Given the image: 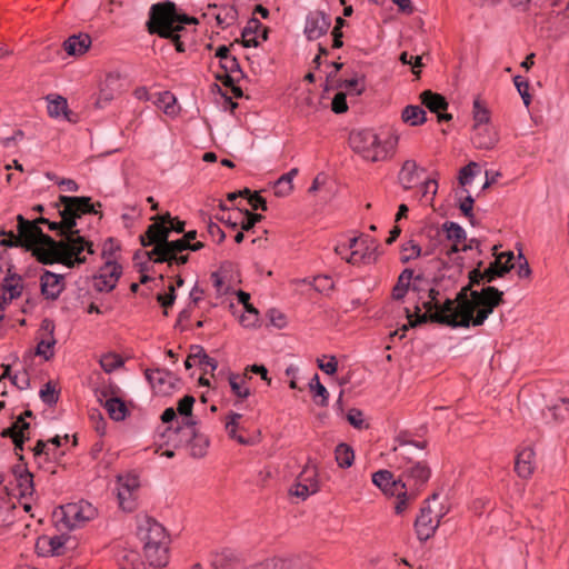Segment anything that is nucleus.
I'll return each mask as SVG.
<instances>
[{
  "label": "nucleus",
  "mask_w": 569,
  "mask_h": 569,
  "mask_svg": "<svg viewBox=\"0 0 569 569\" xmlns=\"http://www.w3.org/2000/svg\"><path fill=\"white\" fill-rule=\"evenodd\" d=\"M58 210L61 221H51L47 223L51 231H56L58 236L66 239L67 234L77 227V220L83 214H98L96 207H101L100 202L92 203L90 197L84 196H59L58 201L52 203Z\"/></svg>",
  "instance_id": "f257e3e1"
},
{
  "label": "nucleus",
  "mask_w": 569,
  "mask_h": 569,
  "mask_svg": "<svg viewBox=\"0 0 569 569\" xmlns=\"http://www.w3.org/2000/svg\"><path fill=\"white\" fill-rule=\"evenodd\" d=\"M196 23L198 20L194 17L178 12L176 3L166 0L151 6L146 27L150 34L168 38L184 30L186 24Z\"/></svg>",
  "instance_id": "f03ea898"
},
{
  "label": "nucleus",
  "mask_w": 569,
  "mask_h": 569,
  "mask_svg": "<svg viewBox=\"0 0 569 569\" xmlns=\"http://www.w3.org/2000/svg\"><path fill=\"white\" fill-rule=\"evenodd\" d=\"M469 282L458 292V301L461 307H475L478 311L490 306V315L493 310L505 302L503 292L498 288L488 286L481 290H473L475 286L486 282L485 270L473 268L468 273Z\"/></svg>",
  "instance_id": "7ed1b4c3"
},
{
  "label": "nucleus",
  "mask_w": 569,
  "mask_h": 569,
  "mask_svg": "<svg viewBox=\"0 0 569 569\" xmlns=\"http://www.w3.org/2000/svg\"><path fill=\"white\" fill-rule=\"evenodd\" d=\"M348 142L352 151L361 156L362 159L378 162L389 157L390 151L397 143V138L395 141H381L373 129L362 128L353 129L349 133Z\"/></svg>",
  "instance_id": "20e7f679"
},
{
  "label": "nucleus",
  "mask_w": 569,
  "mask_h": 569,
  "mask_svg": "<svg viewBox=\"0 0 569 569\" xmlns=\"http://www.w3.org/2000/svg\"><path fill=\"white\" fill-rule=\"evenodd\" d=\"M432 311L452 319L449 322L453 325H447L448 327L469 328L485 323L490 316V306L479 311L475 307H461L457 295L455 299L446 298L442 303L439 302Z\"/></svg>",
  "instance_id": "39448f33"
},
{
  "label": "nucleus",
  "mask_w": 569,
  "mask_h": 569,
  "mask_svg": "<svg viewBox=\"0 0 569 569\" xmlns=\"http://www.w3.org/2000/svg\"><path fill=\"white\" fill-rule=\"evenodd\" d=\"M63 242L66 247L61 249L62 264L68 268H74L87 261V258L81 256L83 251H87L89 254L94 253L93 243L84 236H81L77 227L67 234Z\"/></svg>",
  "instance_id": "423d86ee"
},
{
  "label": "nucleus",
  "mask_w": 569,
  "mask_h": 569,
  "mask_svg": "<svg viewBox=\"0 0 569 569\" xmlns=\"http://www.w3.org/2000/svg\"><path fill=\"white\" fill-rule=\"evenodd\" d=\"M170 233L171 229L168 226L158 222L148 226L146 232L139 237V240L142 247L153 246V248L149 251H136L133 260L137 261L141 256H144L154 262V258H158L166 242L169 241Z\"/></svg>",
  "instance_id": "0eeeda50"
},
{
  "label": "nucleus",
  "mask_w": 569,
  "mask_h": 569,
  "mask_svg": "<svg viewBox=\"0 0 569 569\" xmlns=\"http://www.w3.org/2000/svg\"><path fill=\"white\" fill-rule=\"evenodd\" d=\"M17 221L18 236H12L11 239H1L0 244L4 248H24L29 251L37 243L39 236L42 234V229L22 214L17 216Z\"/></svg>",
  "instance_id": "6e6552de"
},
{
  "label": "nucleus",
  "mask_w": 569,
  "mask_h": 569,
  "mask_svg": "<svg viewBox=\"0 0 569 569\" xmlns=\"http://www.w3.org/2000/svg\"><path fill=\"white\" fill-rule=\"evenodd\" d=\"M455 261V266L443 262L442 268L431 279V284L439 287L443 293L455 289L463 276V258L458 257Z\"/></svg>",
  "instance_id": "1a4fd4ad"
},
{
  "label": "nucleus",
  "mask_w": 569,
  "mask_h": 569,
  "mask_svg": "<svg viewBox=\"0 0 569 569\" xmlns=\"http://www.w3.org/2000/svg\"><path fill=\"white\" fill-rule=\"evenodd\" d=\"M62 518L61 521L63 525L73 529L86 521H89L94 517L96 509L89 502L69 503L66 507H61Z\"/></svg>",
  "instance_id": "9d476101"
},
{
  "label": "nucleus",
  "mask_w": 569,
  "mask_h": 569,
  "mask_svg": "<svg viewBox=\"0 0 569 569\" xmlns=\"http://www.w3.org/2000/svg\"><path fill=\"white\" fill-rule=\"evenodd\" d=\"M137 535L143 541V546L168 543L164 527L150 517H144L140 521Z\"/></svg>",
  "instance_id": "9b49d317"
},
{
  "label": "nucleus",
  "mask_w": 569,
  "mask_h": 569,
  "mask_svg": "<svg viewBox=\"0 0 569 569\" xmlns=\"http://www.w3.org/2000/svg\"><path fill=\"white\" fill-rule=\"evenodd\" d=\"M438 498V493H433L431 496L432 500H436ZM430 498L425 501V506L421 507L420 513L416 518L415 521V530L417 533V537L420 541H427L429 538H431L439 523H440V517L438 516L437 521L433 523L432 517H431V508L429 506Z\"/></svg>",
  "instance_id": "f8f14e48"
},
{
  "label": "nucleus",
  "mask_w": 569,
  "mask_h": 569,
  "mask_svg": "<svg viewBox=\"0 0 569 569\" xmlns=\"http://www.w3.org/2000/svg\"><path fill=\"white\" fill-rule=\"evenodd\" d=\"M431 476V469L426 461H418L408 466L401 473L402 482L407 483L409 490H417L423 487Z\"/></svg>",
  "instance_id": "ddd939ff"
},
{
  "label": "nucleus",
  "mask_w": 569,
  "mask_h": 569,
  "mask_svg": "<svg viewBox=\"0 0 569 569\" xmlns=\"http://www.w3.org/2000/svg\"><path fill=\"white\" fill-rule=\"evenodd\" d=\"M40 292L46 300L56 301L66 288L63 274L43 270L39 278Z\"/></svg>",
  "instance_id": "4468645a"
},
{
  "label": "nucleus",
  "mask_w": 569,
  "mask_h": 569,
  "mask_svg": "<svg viewBox=\"0 0 569 569\" xmlns=\"http://www.w3.org/2000/svg\"><path fill=\"white\" fill-rule=\"evenodd\" d=\"M331 26V19L322 11H311L306 18L305 34L313 41L325 36Z\"/></svg>",
  "instance_id": "2eb2a0df"
},
{
  "label": "nucleus",
  "mask_w": 569,
  "mask_h": 569,
  "mask_svg": "<svg viewBox=\"0 0 569 569\" xmlns=\"http://www.w3.org/2000/svg\"><path fill=\"white\" fill-rule=\"evenodd\" d=\"M420 100L430 112L437 113L438 122H447L452 119L451 113L442 112L449 107L448 101L442 94L432 92L431 90H425L420 93Z\"/></svg>",
  "instance_id": "dca6fc26"
},
{
  "label": "nucleus",
  "mask_w": 569,
  "mask_h": 569,
  "mask_svg": "<svg viewBox=\"0 0 569 569\" xmlns=\"http://www.w3.org/2000/svg\"><path fill=\"white\" fill-rule=\"evenodd\" d=\"M122 274V267L112 260H107L101 272L96 277L94 287L98 291H111L116 288L117 281Z\"/></svg>",
  "instance_id": "f3484780"
},
{
  "label": "nucleus",
  "mask_w": 569,
  "mask_h": 569,
  "mask_svg": "<svg viewBox=\"0 0 569 569\" xmlns=\"http://www.w3.org/2000/svg\"><path fill=\"white\" fill-rule=\"evenodd\" d=\"M144 375L152 388L157 390V392L163 395L169 393L176 387V382L178 381V378L166 369H147Z\"/></svg>",
  "instance_id": "a211bd4d"
},
{
  "label": "nucleus",
  "mask_w": 569,
  "mask_h": 569,
  "mask_svg": "<svg viewBox=\"0 0 569 569\" xmlns=\"http://www.w3.org/2000/svg\"><path fill=\"white\" fill-rule=\"evenodd\" d=\"M186 431L182 430L179 426L176 428L167 427L163 432L159 436V446L158 448H162L163 446L171 447L173 449H179L181 447H187L188 441L192 440L190 437V432L184 428ZM159 449L156 450L158 452Z\"/></svg>",
  "instance_id": "6ab92c4d"
},
{
  "label": "nucleus",
  "mask_w": 569,
  "mask_h": 569,
  "mask_svg": "<svg viewBox=\"0 0 569 569\" xmlns=\"http://www.w3.org/2000/svg\"><path fill=\"white\" fill-rule=\"evenodd\" d=\"M211 566L213 569H262V563L247 567L242 559L230 550L217 555Z\"/></svg>",
  "instance_id": "aec40b11"
},
{
  "label": "nucleus",
  "mask_w": 569,
  "mask_h": 569,
  "mask_svg": "<svg viewBox=\"0 0 569 569\" xmlns=\"http://www.w3.org/2000/svg\"><path fill=\"white\" fill-rule=\"evenodd\" d=\"M499 138L497 131L488 126H473L471 141L477 149L491 150Z\"/></svg>",
  "instance_id": "412c9836"
},
{
  "label": "nucleus",
  "mask_w": 569,
  "mask_h": 569,
  "mask_svg": "<svg viewBox=\"0 0 569 569\" xmlns=\"http://www.w3.org/2000/svg\"><path fill=\"white\" fill-rule=\"evenodd\" d=\"M12 473L17 481L20 497H30L34 492L33 475L29 471L27 463H17L12 467Z\"/></svg>",
  "instance_id": "4be33fe9"
},
{
  "label": "nucleus",
  "mask_w": 569,
  "mask_h": 569,
  "mask_svg": "<svg viewBox=\"0 0 569 569\" xmlns=\"http://www.w3.org/2000/svg\"><path fill=\"white\" fill-rule=\"evenodd\" d=\"M372 482L387 496H391L392 491H401V488H405V482L400 477L396 480L392 472L385 469L372 475Z\"/></svg>",
  "instance_id": "5701e85b"
},
{
  "label": "nucleus",
  "mask_w": 569,
  "mask_h": 569,
  "mask_svg": "<svg viewBox=\"0 0 569 569\" xmlns=\"http://www.w3.org/2000/svg\"><path fill=\"white\" fill-rule=\"evenodd\" d=\"M421 308H422V306L420 307L419 305H416V307H415L416 319H413V320L411 319L410 310L408 308L405 309L407 317L409 319V326L416 328V327L427 323V322H433V323H439V325H451L449 321H453L452 319H450L446 316L439 315V313H435L433 311L426 310V312L421 313Z\"/></svg>",
  "instance_id": "b1692460"
},
{
  "label": "nucleus",
  "mask_w": 569,
  "mask_h": 569,
  "mask_svg": "<svg viewBox=\"0 0 569 569\" xmlns=\"http://www.w3.org/2000/svg\"><path fill=\"white\" fill-rule=\"evenodd\" d=\"M419 170L425 171L419 169L415 160L408 159L403 162L398 174V180L403 189L409 190L417 186L420 180Z\"/></svg>",
  "instance_id": "393cba45"
},
{
  "label": "nucleus",
  "mask_w": 569,
  "mask_h": 569,
  "mask_svg": "<svg viewBox=\"0 0 569 569\" xmlns=\"http://www.w3.org/2000/svg\"><path fill=\"white\" fill-rule=\"evenodd\" d=\"M535 451L531 447L520 450L516 457L515 470L521 478H529L535 470Z\"/></svg>",
  "instance_id": "a878e982"
},
{
  "label": "nucleus",
  "mask_w": 569,
  "mask_h": 569,
  "mask_svg": "<svg viewBox=\"0 0 569 569\" xmlns=\"http://www.w3.org/2000/svg\"><path fill=\"white\" fill-rule=\"evenodd\" d=\"M91 46V38L87 33L72 34L63 42V49L69 56L84 54Z\"/></svg>",
  "instance_id": "bb28decb"
},
{
  "label": "nucleus",
  "mask_w": 569,
  "mask_h": 569,
  "mask_svg": "<svg viewBox=\"0 0 569 569\" xmlns=\"http://www.w3.org/2000/svg\"><path fill=\"white\" fill-rule=\"evenodd\" d=\"M146 559L149 565L154 568H161L167 566L169 561L168 557V543L162 545H147L143 546Z\"/></svg>",
  "instance_id": "cd10ccee"
},
{
  "label": "nucleus",
  "mask_w": 569,
  "mask_h": 569,
  "mask_svg": "<svg viewBox=\"0 0 569 569\" xmlns=\"http://www.w3.org/2000/svg\"><path fill=\"white\" fill-rule=\"evenodd\" d=\"M198 361L199 366H208L214 371L218 368V361L209 357L202 346L192 345L190 347V353L184 361L186 369L192 368V361Z\"/></svg>",
  "instance_id": "c85d7f7f"
},
{
  "label": "nucleus",
  "mask_w": 569,
  "mask_h": 569,
  "mask_svg": "<svg viewBox=\"0 0 569 569\" xmlns=\"http://www.w3.org/2000/svg\"><path fill=\"white\" fill-rule=\"evenodd\" d=\"M260 28H262V23L257 18L252 17L248 20L247 26L241 32V44L244 48L259 46L257 33L260 31Z\"/></svg>",
  "instance_id": "c756f323"
},
{
  "label": "nucleus",
  "mask_w": 569,
  "mask_h": 569,
  "mask_svg": "<svg viewBox=\"0 0 569 569\" xmlns=\"http://www.w3.org/2000/svg\"><path fill=\"white\" fill-rule=\"evenodd\" d=\"M186 250H189V243L182 237L177 240H169L166 242L164 248L158 258H154V262L163 263L164 261H169V258L173 257L174 253H179Z\"/></svg>",
  "instance_id": "7c9ffc66"
},
{
  "label": "nucleus",
  "mask_w": 569,
  "mask_h": 569,
  "mask_svg": "<svg viewBox=\"0 0 569 569\" xmlns=\"http://www.w3.org/2000/svg\"><path fill=\"white\" fill-rule=\"evenodd\" d=\"M109 417L114 421H122L128 415V408L119 397H110L103 403Z\"/></svg>",
  "instance_id": "2f4dec72"
},
{
  "label": "nucleus",
  "mask_w": 569,
  "mask_h": 569,
  "mask_svg": "<svg viewBox=\"0 0 569 569\" xmlns=\"http://www.w3.org/2000/svg\"><path fill=\"white\" fill-rule=\"evenodd\" d=\"M48 103V113L52 118H58L63 116L68 121H73L71 118L72 112L68 109L67 99L57 96L54 99H50V96L47 98Z\"/></svg>",
  "instance_id": "473e14b6"
},
{
  "label": "nucleus",
  "mask_w": 569,
  "mask_h": 569,
  "mask_svg": "<svg viewBox=\"0 0 569 569\" xmlns=\"http://www.w3.org/2000/svg\"><path fill=\"white\" fill-rule=\"evenodd\" d=\"M401 119L403 122L416 127L427 121V113L420 106L409 104L402 110Z\"/></svg>",
  "instance_id": "72a5a7b5"
},
{
  "label": "nucleus",
  "mask_w": 569,
  "mask_h": 569,
  "mask_svg": "<svg viewBox=\"0 0 569 569\" xmlns=\"http://www.w3.org/2000/svg\"><path fill=\"white\" fill-rule=\"evenodd\" d=\"M209 445V438L197 431L194 432V436H192V440L188 441L187 447L190 449L191 457L203 458L207 455Z\"/></svg>",
  "instance_id": "f704fd0d"
},
{
  "label": "nucleus",
  "mask_w": 569,
  "mask_h": 569,
  "mask_svg": "<svg viewBox=\"0 0 569 569\" xmlns=\"http://www.w3.org/2000/svg\"><path fill=\"white\" fill-rule=\"evenodd\" d=\"M513 268V263L502 264L501 259L499 257H496V259L492 262H490L489 267L485 269L486 282L490 283L495 281L497 278H502Z\"/></svg>",
  "instance_id": "c9c22d12"
},
{
  "label": "nucleus",
  "mask_w": 569,
  "mask_h": 569,
  "mask_svg": "<svg viewBox=\"0 0 569 569\" xmlns=\"http://www.w3.org/2000/svg\"><path fill=\"white\" fill-rule=\"evenodd\" d=\"M32 256L42 264L62 263V253L60 250L46 249L42 247H33Z\"/></svg>",
  "instance_id": "e433bc0d"
},
{
  "label": "nucleus",
  "mask_w": 569,
  "mask_h": 569,
  "mask_svg": "<svg viewBox=\"0 0 569 569\" xmlns=\"http://www.w3.org/2000/svg\"><path fill=\"white\" fill-rule=\"evenodd\" d=\"M418 495L419 493L417 490H409L407 488V483H405V488H401V491L400 490L392 491L391 497L397 498V502L395 506L396 513L397 515L402 513L407 509L409 502L413 501L418 497Z\"/></svg>",
  "instance_id": "4c0bfd02"
},
{
  "label": "nucleus",
  "mask_w": 569,
  "mask_h": 569,
  "mask_svg": "<svg viewBox=\"0 0 569 569\" xmlns=\"http://www.w3.org/2000/svg\"><path fill=\"white\" fill-rule=\"evenodd\" d=\"M413 278L412 269H405L392 289V298L395 300H401L405 298L406 293L410 289V281Z\"/></svg>",
  "instance_id": "58836bf2"
},
{
  "label": "nucleus",
  "mask_w": 569,
  "mask_h": 569,
  "mask_svg": "<svg viewBox=\"0 0 569 569\" xmlns=\"http://www.w3.org/2000/svg\"><path fill=\"white\" fill-rule=\"evenodd\" d=\"M247 378H249L247 372L242 376L238 373L229 375V385L231 391L238 398L246 399L251 395L250 389L244 386Z\"/></svg>",
  "instance_id": "ea45409f"
},
{
  "label": "nucleus",
  "mask_w": 569,
  "mask_h": 569,
  "mask_svg": "<svg viewBox=\"0 0 569 569\" xmlns=\"http://www.w3.org/2000/svg\"><path fill=\"white\" fill-rule=\"evenodd\" d=\"M242 418L241 413L230 412L226 420V430L229 438L236 440L240 445H251V441L242 436L237 435L238 421Z\"/></svg>",
  "instance_id": "a19ab883"
},
{
  "label": "nucleus",
  "mask_w": 569,
  "mask_h": 569,
  "mask_svg": "<svg viewBox=\"0 0 569 569\" xmlns=\"http://www.w3.org/2000/svg\"><path fill=\"white\" fill-rule=\"evenodd\" d=\"M336 461L340 468H349L355 461V451L348 443L341 442L335 450Z\"/></svg>",
  "instance_id": "79ce46f5"
},
{
  "label": "nucleus",
  "mask_w": 569,
  "mask_h": 569,
  "mask_svg": "<svg viewBox=\"0 0 569 569\" xmlns=\"http://www.w3.org/2000/svg\"><path fill=\"white\" fill-rule=\"evenodd\" d=\"M442 232H445L446 238L452 242H463L467 239L465 229L453 221H446L442 224Z\"/></svg>",
  "instance_id": "37998d69"
},
{
  "label": "nucleus",
  "mask_w": 569,
  "mask_h": 569,
  "mask_svg": "<svg viewBox=\"0 0 569 569\" xmlns=\"http://www.w3.org/2000/svg\"><path fill=\"white\" fill-rule=\"evenodd\" d=\"M336 88H343L349 94L360 96L365 91V77L356 76L352 79L339 80Z\"/></svg>",
  "instance_id": "c03bdc74"
},
{
  "label": "nucleus",
  "mask_w": 569,
  "mask_h": 569,
  "mask_svg": "<svg viewBox=\"0 0 569 569\" xmlns=\"http://www.w3.org/2000/svg\"><path fill=\"white\" fill-rule=\"evenodd\" d=\"M473 126H488L490 121V112L486 106L482 104L479 98L473 100Z\"/></svg>",
  "instance_id": "a18cd8bd"
},
{
  "label": "nucleus",
  "mask_w": 569,
  "mask_h": 569,
  "mask_svg": "<svg viewBox=\"0 0 569 569\" xmlns=\"http://www.w3.org/2000/svg\"><path fill=\"white\" fill-rule=\"evenodd\" d=\"M309 388L311 391L315 392L313 398L320 397V401H317L319 406L326 407L328 405V390L327 388L320 382L318 373H315L313 378L311 379L309 383Z\"/></svg>",
  "instance_id": "49530a36"
},
{
  "label": "nucleus",
  "mask_w": 569,
  "mask_h": 569,
  "mask_svg": "<svg viewBox=\"0 0 569 569\" xmlns=\"http://www.w3.org/2000/svg\"><path fill=\"white\" fill-rule=\"evenodd\" d=\"M318 490H319V485H315V483L302 485L301 482H295L291 486L289 493L291 496H296L298 498H301L302 500H306L309 496L318 492Z\"/></svg>",
  "instance_id": "de8ad7c7"
},
{
  "label": "nucleus",
  "mask_w": 569,
  "mask_h": 569,
  "mask_svg": "<svg viewBox=\"0 0 569 569\" xmlns=\"http://www.w3.org/2000/svg\"><path fill=\"white\" fill-rule=\"evenodd\" d=\"M118 489L123 493H128L129 498L133 495L134 490L139 488V478L134 475L119 476Z\"/></svg>",
  "instance_id": "09e8293b"
},
{
  "label": "nucleus",
  "mask_w": 569,
  "mask_h": 569,
  "mask_svg": "<svg viewBox=\"0 0 569 569\" xmlns=\"http://www.w3.org/2000/svg\"><path fill=\"white\" fill-rule=\"evenodd\" d=\"M402 256L400 258L402 263H407L410 260L417 259L422 254L421 247L415 242L413 240H410L401 246Z\"/></svg>",
  "instance_id": "8fccbe9b"
},
{
  "label": "nucleus",
  "mask_w": 569,
  "mask_h": 569,
  "mask_svg": "<svg viewBox=\"0 0 569 569\" xmlns=\"http://www.w3.org/2000/svg\"><path fill=\"white\" fill-rule=\"evenodd\" d=\"M41 400L49 407L54 406L59 400V391L51 381L47 382L39 393Z\"/></svg>",
  "instance_id": "3c124183"
},
{
  "label": "nucleus",
  "mask_w": 569,
  "mask_h": 569,
  "mask_svg": "<svg viewBox=\"0 0 569 569\" xmlns=\"http://www.w3.org/2000/svg\"><path fill=\"white\" fill-rule=\"evenodd\" d=\"M296 482H301L302 485L315 483L319 485L318 481V471L316 466L307 465L302 471L298 475Z\"/></svg>",
  "instance_id": "603ef678"
},
{
  "label": "nucleus",
  "mask_w": 569,
  "mask_h": 569,
  "mask_svg": "<svg viewBox=\"0 0 569 569\" xmlns=\"http://www.w3.org/2000/svg\"><path fill=\"white\" fill-rule=\"evenodd\" d=\"M123 365V360L120 356L114 353H107L101 357L100 366L106 372H112L117 368Z\"/></svg>",
  "instance_id": "864d4df0"
},
{
  "label": "nucleus",
  "mask_w": 569,
  "mask_h": 569,
  "mask_svg": "<svg viewBox=\"0 0 569 569\" xmlns=\"http://www.w3.org/2000/svg\"><path fill=\"white\" fill-rule=\"evenodd\" d=\"M56 339H41L36 348V355L41 356L44 360H50L53 357V347L56 345Z\"/></svg>",
  "instance_id": "5fc2aeb1"
},
{
  "label": "nucleus",
  "mask_w": 569,
  "mask_h": 569,
  "mask_svg": "<svg viewBox=\"0 0 569 569\" xmlns=\"http://www.w3.org/2000/svg\"><path fill=\"white\" fill-rule=\"evenodd\" d=\"M34 247H42L46 249H52V250H60L62 247H66V243L63 242V239L61 240H54L51 236L44 233L42 231V234L39 236V239Z\"/></svg>",
  "instance_id": "6e6d98bb"
},
{
  "label": "nucleus",
  "mask_w": 569,
  "mask_h": 569,
  "mask_svg": "<svg viewBox=\"0 0 569 569\" xmlns=\"http://www.w3.org/2000/svg\"><path fill=\"white\" fill-rule=\"evenodd\" d=\"M241 212L246 216V218L240 222L242 231H250L258 222L264 219V216L261 213L251 212L247 209L241 210Z\"/></svg>",
  "instance_id": "4d7b16f0"
},
{
  "label": "nucleus",
  "mask_w": 569,
  "mask_h": 569,
  "mask_svg": "<svg viewBox=\"0 0 569 569\" xmlns=\"http://www.w3.org/2000/svg\"><path fill=\"white\" fill-rule=\"evenodd\" d=\"M273 189H274V194L277 197H286V196L290 194V192L292 191L293 184L290 179H288L287 177H284V174H282L273 183Z\"/></svg>",
  "instance_id": "13d9d810"
},
{
  "label": "nucleus",
  "mask_w": 569,
  "mask_h": 569,
  "mask_svg": "<svg viewBox=\"0 0 569 569\" xmlns=\"http://www.w3.org/2000/svg\"><path fill=\"white\" fill-rule=\"evenodd\" d=\"M68 540V537L64 535L48 537L49 551L50 556H61L63 555V547Z\"/></svg>",
  "instance_id": "bf43d9fd"
},
{
  "label": "nucleus",
  "mask_w": 569,
  "mask_h": 569,
  "mask_svg": "<svg viewBox=\"0 0 569 569\" xmlns=\"http://www.w3.org/2000/svg\"><path fill=\"white\" fill-rule=\"evenodd\" d=\"M441 293L443 292L440 290V288L432 284V287L428 289L429 299L422 302V308L426 309L427 311H432L440 302L439 297L441 296Z\"/></svg>",
  "instance_id": "052dcab7"
},
{
  "label": "nucleus",
  "mask_w": 569,
  "mask_h": 569,
  "mask_svg": "<svg viewBox=\"0 0 569 569\" xmlns=\"http://www.w3.org/2000/svg\"><path fill=\"white\" fill-rule=\"evenodd\" d=\"M313 287L321 293H328L335 289V282L329 276L320 274L313 279Z\"/></svg>",
  "instance_id": "680f3d73"
},
{
  "label": "nucleus",
  "mask_w": 569,
  "mask_h": 569,
  "mask_svg": "<svg viewBox=\"0 0 569 569\" xmlns=\"http://www.w3.org/2000/svg\"><path fill=\"white\" fill-rule=\"evenodd\" d=\"M513 82H515V86L519 92V94L521 96L522 100H523V103L525 106H529L530 102H531V96L529 94V82L523 79L521 76H516L513 78Z\"/></svg>",
  "instance_id": "e2e57ef3"
},
{
  "label": "nucleus",
  "mask_w": 569,
  "mask_h": 569,
  "mask_svg": "<svg viewBox=\"0 0 569 569\" xmlns=\"http://www.w3.org/2000/svg\"><path fill=\"white\" fill-rule=\"evenodd\" d=\"M348 422L356 429L368 428V425L365 423L363 412L357 408H351L347 413Z\"/></svg>",
  "instance_id": "0e129e2a"
},
{
  "label": "nucleus",
  "mask_w": 569,
  "mask_h": 569,
  "mask_svg": "<svg viewBox=\"0 0 569 569\" xmlns=\"http://www.w3.org/2000/svg\"><path fill=\"white\" fill-rule=\"evenodd\" d=\"M473 203L475 199L472 196L468 194L459 202V209L465 217H467L472 226H475V216H473Z\"/></svg>",
  "instance_id": "69168bd1"
},
{
  "label": "nucleus",
  "mask_w": 569,
  "mask_h": 569,
  "mask_svg": "<svg viewBox=\"0 0 569 569\" xmlns=\"http://www.w3.org/2000/svg\"><path fill=\"white\" fill-rule=\"evenodd\" d=\"M194 397L191 396V395H186L184 397H182L179 401H178V406H177V412L180 415V416H191L192 413V410H193V405H194Z\"/></svg>",
  "instance_id": "338daca9"
},
{
  "label": "nucleus",
  "mask_w": 569,
  "mask_h": 569,
  "mask_svg": "<svg viewBox=\"0 0 569 569\" xmlns=\"http://www.w3.org/2000/svg\"><path fill=\"white\" fill-rule=\"evenodd\" d=\"M331 110L337 114L345 113L348 110L347 94L345 92L340 91L335 94L331 101Z\"/></svg>",
  "instance_id": "774afa93"
}]
</instances>
